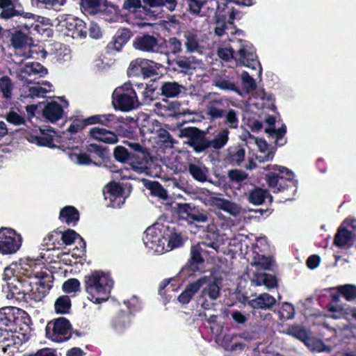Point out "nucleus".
I'll return each instance as SVG.
<instances>
[{
    "instance_id": "nucleus-22",
    "label": "nucleus",
    "mask_w": 356,
    "mask_h": 356,
    "mask_svg": "<svg viewBox=\"0 0 356 356\" xmlns=\"http://www.w3.org/2000/svg\"><path fill=\"white\" fill-rule=\"evenodd\" d=\"M141 131L143 134H155L164 140L168 136V131L162 128L161 124L156 120L150 117L143 120L141 124Z\"/></svg>"
},
{
    "instance_id": "nucleus-64",
    "label": "nucleus",
    "mask_w": 356,
    "mask_h": 356,
    "mask_svg": "<svg viewBox=\"0 0 356 356\" xmlns=\"http://www.w3.org/2000/svg\"><path fill=\"white\" fill-rule=\"evenodd\" d=\"M143 58H136L132 60L128 68V74L133 76H138L141 74L142 63Z\"/></svg>"
},
{
    "instance_id": "nucleus-35",
    "label": "nucleus",
    "mask_w": 356,
    "mask_h": 356,
    "mask_svg": "<svg viewBox=\"0 0 356 356\" xmlns=\"http://www.w3.org/2000/svg\"><path fill=\"white\" fill-rule=\"evenodd\" d=\"M214 31L216 35L220 37L225 35H228L229 34L234 35L241 32V31L236 30L234 26H232L228 23H226L225 16L220 15L217 16Z\"/></svg>"
},
{
    "instance_id": "nucleus-42",
    "label": "nucleus",
    "mask_w": 356,
    "mask_h": 356,
    "mask_svg": "<svg viewBox=\"0 0 356 356\" xmlns=\"http://www.w3.org/2000/svg\"><path fill=\"white\" fill-rule=\"evenodd\" d=\"M87 35V29L86 23L78 17H74V23L68 32L67 37L73 39L85 38Z\"/></svg>"
},
{
    "instance_id": "nucleus-25",
    "label": "nucleus",
    "mask_w": 356,
    "mask_h": 356,
    "mask_svg": "<svg viewBox=\"0 0 356 356\" xmlns=\"http://www.w3.org/2000/svg\"><path fill=\"white\" fill-rule=\"evenodd\" d=\"M81 7L86 15H95L104 13L108 6L103 3L102 0H82Z\"/></svg>"
},
{
    "instance_id": "nucleus-61",
    "label": "nucleus",
    "mask_w": 356,
    "mask_h": 356,
    "mask_svg": "<svg viewBox=\"0 0 356 356\" xmlns=\"http://www.w3.org/2000/svg\"><path fill=\"white\" fill-rule=\"evenodd\" d=\"M80 282L75 278L66 280L63 284V290L67 293H76L80 291Z\"/></svg>"
},
{
    "instance_id": "nucleus-54",
    "label": "nucleus",
    "mask_w": 356,
    "mask_h": 356,
    "mask_svg": "<svg viewBox=\"0 0 356 356\" xmlns=\"http://www.w3.org/2000/svg\"><path fill=\"white\" fill-rule=\"evenodd\" d=\"M213 86L222 90L237 91V87L234 81L223 77H216L213 81Z\"/></svg>"
},
{
    "instance_id": "nucleus-1",
    "label": "nucleus",
    "mask_w": 356,
    "mask_h": 356,
    "mask_svg": "<svg viewBox=\"0 0 356 356\" xmlns=\"http://www.w3.org/2000/svg\"><path fill=\"white\" fill-rule=\"evenodd\" d=\"M41 261L25 258L5 268L3 279L12 297L24 295L26 299L42 300L52 286V276L43 270Z\"/></svg>"
},
{
    "instance_id": "nucleus-12",
    "label": "nucleus",
    "mask_w": 356,
    "mask_h": 356,
    "mask_svg": "<svg viewBox=\"0 0 356 356\" xmlns=\"http://www.w3.org/2000/svg\"><path fill=\"white\" fill-rule=\"evenodd\" d=\"M144 245L146 248L152 250L157 254L165 252L164 243L165 239L164 237V230L159 227V225H154L146 229L143 237Z\"/></svg>"
},
{
    "instance_id": "nucleus-47",
    "label": "nucleus",
    "mask_w": 356,
    "mask_h": 356,
    "mask_svg": "<svg viewBox=\"0 0 356 356\" xmlns=\"http://www.w3.org/2000/svg\"><path fill=\"white\" fill-rule=\"evenodd\" d=\"M0 17L6 19L15 18L19 13L11 0H0Z\"/></svg>"
},
{
    "instance_id": "nucleus-29",
    "label": "nucleus",
    "mask_w": 356,
    "mask_h": 356,
    "mask_svg": "<svg viewBox=\"0 0 356 356\" xmlns=\"http://www.w3.org/2000/svg\"><path fill=\"white\" fill-rule=\"evenodd\" d=\"M248 304L253 309H268L275 304V299L270 294L264 293L249 300Z\"/></svg>"
},
{
    "instance_id": "nucleus-55",
    "label": "nucleus",
    "mask_w": 356,
    "mask_h": 356,
    "mask_svg": "<svg viewBox=\"0 0 356 356\" xmlns=\"http://www.w3.org/2000/svg\"><path fill=\"white\" fill-rule=\"evenodd\" d=\"M196 207L190 204H179L177 211L180 218L188 222Z\"/></svg>"
},
{
    "instance_id": "nucleus-5",
    "label": "nucleus",
    "mask_w": 356,
    "mask_h": 356,
    "mask_svg": "<svg viewBox=\"0 0 356 356\" xmlns=\"http://www.w3.org/2000/svg\"><path fill=\"white\" fill-rule=\"evenodd\" d=\"M264 169L268 171L266 175V181L273 193L284 191L286 187H291L294 192L296 191L297 181L294 179L291 170L277 165H268Z\"/></svg>"
},
{
    "instance_id": "nucleus-58",
    "label": "nucleus",
    "mask_w": 356,
    "mask_h": 356,
    "mask_svg": "<svg viewBox=\"0 0 356 356\" xmlns=\"http://www.w3.org/2000/svg\"><path fill=\"white\" fill-rule=\"evenodd\" d=\"M254 264L259 268L270 270L273 265V260L270 257L258 254L257 257H254Z\"/></svg>"
},
{
    "instance_id": "nucleus-49",
    "label": "nucleus",
    "mask_w": 356,
    "mask_h": 356,
    "mask_svg": "<svg viewBox=\"0 0 356 356\" xmlns=\"http://www.w3.org/2000/svg\"><path fill=\"white\" fill-rule=\"evenodd\" d=\"M337 291L343 296L348 302H353L356 300V285L346 284L338 286L335 288Z\"/></svg>"
},
{
    "instance_id": "nucleus-16",
    "label": "nucleus",
    "mask_w": 356,
    "mask_h": 356,
    "mask_svg": "<svg viewBox=\"0 0 356 356\" xmlns=\"http://www.w3.org/2000/svg\"><path fill=\"white\" fill-rule=\"evenodd\" d=\"M64 138H66V135H65ZM67 139L66 140L62 141L61 145L63 148L69 150L67 154L71 161L79 165L90 164L91 160L89 156L85 153L80 152L79 149V141L72 138H68V136Z\"/></svg>"
},
{
    "instance_id": "nucleus-51",
    "label": "nucleus",
    "mask_w": 356,
    "mask_h": 356,
    "mask_svg": "<svg viewBox=\"0 0 356 356\" xmlns=\"http://www.w3.org/2000/svg\"><path fill=\"white\" fill-rule=\"evenodd\" d=\"M71 307V300L68 296L58 297L54 303L55 312L57 314H67Z\"/></svg>"
},
{
    "instance_id": "nucleus-17",
    "label": "nucleus",
    "mask_w": 356,
    "mask_h": 356,
    "mask_svg": "<svg viewBox=\"0 0 356 356\" xmlns=\"http://www.w3.org/2000/svg\"><path fill=\"white\" fill-rule=\"evenodd\" d=\"M103 192L105 200L109 201V206L112 207H120L125 202L122 188L118 183H109Z\"/></svg>"
},
{
    "instance_id": "nucleus-26",
    "label": "nucleus",
    "mask_w": 356,
    "mask_h": 356,
    "mask_svg": "<svg viewBox=\"0 0 356 356\" xmlns=\"http://www.w3.org/2000/svg\"><path fill=\"white\" fill-rule=\"evenodd\" d=\"M161 95L167 98H177L186 91L185 87L176 81L163 82L161 87Z\"/></svg>"
},
{
    "instance_id": "nucleus-46",
    "label": "nucleus",
    "mask_w": 356,
    "mask_h": 356,
    "mask_svg": "<svg viewBox=\"0 0 356 356\" xmlns=\"http://www.w3.org/2000/svg\"><path fill=\"white\" fill-rule=\"evenodd\" d=\"M207 233L206 234V239L211 241H205L206 248L209 247L212 248L215 252H217L219 248L218 238L219 234L218 229L214 224L208 225L207 227Z\"/></svg>"
},
{
    "instance_id": "nucleus-59",
    "label": "nucleus",
    "mask_w": 356,
    "mask_h": 356,
    "mask_svg": "<svg viewBox=\"0 0 356 356\" xmlns=\"http://www.w3.org/2000/svg\"><path fill=\"white\" fill-rule=\"evenodd\" d=\"M0 90L5 98L9 99L12 96L13 84L8 76H2L0 79Z\"/></svg>"
},
{
    "instance_id": "nucleus-41",
    "label": "nucleus",
    "mask_w": 356,
    "mask_h": 356,
    "mask_svg": "<svg viewBox=\"0 0 356 356\" xmlns=\"http://www.w3.org/2000/svg\"><path fill=\"white\" fill-rule=\"evenodd\" d=\"M87 35V29L86 23L78 17H74V23L68 32L67 37L73 39L85 38Z\"/></svg>"
},
{
    "instance_id": "nucleus-20",
    "label": "nucleus",
    "mask_w": 356,
    "mask_h": 356,
    "mask_svg": "<svg viewBox=\"0 0 356 356\" xmlns=\"http://www.w3.org/2000/svg\"><path fill=\"white\" fill-rule=\"evenodd\" d=\"M229 134V131L227 129H221L214 136L213 139L204 140L202 144L200 150H204L207 148H213L214 149H222L228 142Z\"/></svg>"
},
{
    "instance_id": "nucleus-2",
    "label": "nucleus",
    "mask_w": 356,
    "mask_h": 356,
    "mask_svg": "<svg viewBox=\"0 0 356 356\" xmlns=\"http://www.w3.org/2000/svg\"><path fill=\"white\" fill-rule=\"evenodd\" d=\"M197 303L204 309L209 310L213 306V301L220 295V282L213 276H202L189 283L178 296L181 304H188L193 296L200 290Z\"/></svg>"
},
{
    "instance_id": "nucleus-48",
    "label": "nucleus",
    "mask_w": 356,
    "mask_h": 356,
    "mask_svg": "<svg viewBox=\"0 0 356 356\" xmlns=\"http://www.w3.org/2000/svg\"><path fill=\"white\" fill-rule=\"evenodd\" d=\"M352 238V232L347 229L340 227L335 235L334 243L339 248L348 245Z\"/></svg>"
},
{
    "instance_id": "nucleus-63",
    "label": "nucleus",
    "mask_w": 356,
    "mask_h": 356,
    "mask_svg": "<svg viewBox=\"0 0 356 356\" xmlns=\"http://www.w3.org/2000/svg\"><path fill=\"white\" fill-rule=\"evenodd\" d=\"M241 81L244 88L247 92H250L256 88L257 85L254 79L249 75L246 72H243L241 74Z\"/></svg>"
},
{
    "instance_id": "nucleus-30",
    "label": "nucleus",
    "mask_w": 356,
    "mask_h": 356,
    "mask_svg": "<svg viewBox=\"0 0 356 356\" xmlns=\"http://www.w3.org/2000/svg\"><path fill=\"white\" fill-rule=\"evenodd\" d=\"M188 172L194 179L200 182L208 180L209 170L201 163H191L188 164Z\"/></svg>"
},
{
    "instance_id": "nucleus-33",
    "label": "nucleus",
    "mask_w": 356,
    "mask_h": 356,
    "mask_svg": "<svg viewBox=\"0 0 356 356\" xmlns=\"http://www.w3.org/2000/svg\"><path fill=\"white\" fill-rule=\"evenodd\" d=\"M245 155V149L241 146H231L227 149L226 160L232 165H239L243 161Z\"/></svg>"
},
{
    "instance_id": "nucleus-36",
    "label": "nucleus",
    "mask_w": 356,
    "mask_h": 356,
    "mask_svg": "<svg viewBox=\"0 0 356 356\" xmlns=\"http://www.w3.org/2000/svg\"><path fill=\"white\" fill-rule=\"evenodd\" d=\"M147 165L148 159L145 153H141L133 158L129 163V169L137 174H146L148 170Z\"/></svg>"
},
{
    "instance_id": "nucleus-56",
    "label": "nucleus",
    "mask_w": 356,
    "mask_h": 356,
    "mask_svg": "<svg viewBox=\"0 0 356 356\" xmlns=\"http://www.w3.org/2000/svg\"><path fill=\"white\" fill-rule=\"evenodd\" d=\"M286 333L306 343V340L309 338L305 329L300 326L293 325L287 328Z\"/></svg>"
},
{
    "instance_id": "nucleus-57",
    "label": "nucleus",
    "mask_w": 356,
    "mask_h": 356,
    "mask_svg": "<svg viewBox=\"0 0 356 356\" xmlns=\"http://www.w3.org/2000/svg\"><path fill=\"white\" fill-rule=\"evenodd\" d=\"M294 307L288 302L282 305L280 310L278 312L279 318L281 321L292 319L294 317Z\"/></svg>"
},
{
    "instance_id": "nucleus-34",
    "label": "nucleus",
    "mask_w": 356,
    "mask_h": 356,
    "mask_svg": "<svg viewBox=\"0 0 356 356\" xmlns=\"http://www.w3.org/2000/svg\"><path fill=\"white\" fill-rule=\"evenodd\" d=\"M164 237L165 239V243H164L165 252L179 248L183 244L182 237L178 233L164 229Z\"/></svg>"
},
{
    "instance_id": "nucleus-50",
    "label": "nucleus",
    "mask_w": 356,
    "mask_h": 356,
    "mask_svg": "<svg viewBox=\"0 0 356 356\" xmlns=\"http://www.w3.org/2000/svg\"><path fill=\"white\" fill-rule=\"evenodd\" d=\"M161 65L152 60L143 59L142 63L141 74L144 78H149L157 74L158 70Z\"/></svg>"
},
{
    "instance_id": "nucleus-31",
    "label": "nucleus",
    "mask_w": 356,
    "mask_h": 356,
    "mask_svg": "<svg viewBox=\"0 0 356 356\" xmlns=\"http://www.w3.org/2000/svg\"><path fill=\"white\" fill-rule=\"evenodd\" d=\"M59 219L68 225L74 226L79 220V212L72 206H66L60 210Z\"/></svg>"
},
{
    "instance_id": "nucleus-10",
    "label": "nucleus",
    "mask_w": 356,
    "mask_h": 356,
    "mask_svg": "<svg viewBox=\"0 0 356 356\" xmlns=\"http://www.w3.org/2000/svg\"><path fill=\"white\" fill-rule=\"evenodd\" d=\"M22 238L14 229L0 228V254L8 255L16 253L22 246Z\"/></svg>"
},
{
    "instance_id": "nucleus-23",
    "label": "nucleus",
    "mask_w": 356,
    "mask_h": 356,
    "mask_svg": "<svg viewBox=\"0 0 356 356\" xmlns=\"http://www.w3.org/2000/svg\"><path fill=\"white\" fill-rule=\"evenodd\" d=\"M42 115L46 120L55 122L63 117V108L56 102H49L42 110Z\"/></svg>"
},
{
    "instance_id": "nucleus-14",
    "label": "nucleus",
    "mask_w": 356,
    "mask_h": 356,
    "mask_svg": "<svg viewBox=\"0 0 356 356\" xmlns=\"http://www.w3.org/2000/svg\"><path fill=\"white\" fill-rule=\"evenodd\" d=\"M205 195L204 204L215 207L234 217L241 213V208L238 204L224 198H220L209 191H206Z\"/></svg>"
},
{
    "instance_id": "nucleus-6",
    "label": "nucleus",
    "mask_w": 356,
    "mask_h": 356,
    "mask_svg": "<svg viewBox=\"0 0 356 356\" xmlns=\"http://www.w3.org/2000/svg\"><path fill=\"white\" fill-rule=\"evenodd\" d=\"M236 49L234 60L236 65L258 70L259 74H261V67L252 44L248 41L240 40L236 44Z\"/></svg>"
},
{
    "instance_id": "nucleus-13",
    "label": "nucleus",
    "mask_w": 356,
    "mask_h": 356,
    "mask_svg": "<svg viewBox=\"0 0 356 356\" xmlns=\"http://www.w3.org/2000/svg\"><path fill=\"white\" fill-rule=\"evenodd\" d=\"M29 33L22 31H15L11 38V44L15 49V58L14 61L20 63L23 59L17 60V57L22 56L23 58H29L33 57V51L29 47L31 38Z\"/></svg>"
},
{
    "instance_id": "nucleus-7",
    "label": "nucleus",
    "mask_w": 356,
    "mask_h": 356,
    "mask_svg": "<svg viewBox=\"0 0 356 356\" xmlns=\"http://www.w3.org/2000/svg\"><path fill=\"white\" fill-rule=\"evenodd\" d=\"M113 104L115 108L123 111L135 109L138 105L136 91L130 83L117 88L113 92Z\"/></svg>"
},
{
    "instance_id": "nucleus-52",
    "label": "nucleus",
    "mask_w": 356,
    "mask_h": 356,
    "mask_svg": "<svg viewBox=\"0 0 356 356\" xmlns=\"http://www.w3.org/2000/svg\"><path fill=\"white\" fill-rule=\"evenodd\" d=\"M305 345L313 352H327L330 350L321 340L315 337H309L307 339Z\"/></svg>"
},
{
    "instance_id": "nucleus-40",
    "label": "nucleus",
    "mask_w": 356,
    "mask_h": 356,
    "mask_svg": "<svg viewBox=\"0 0 356 356\" xmlns=\"http://www.w3.org/2000/svg\"><path fill=\"white\" fill-rule=\"evenodd\" d=\"M266 200H268L271 202L272 197L266 190L260 188L251 191L248 195L249 202L255 205L261 204Z\"/></svg>"
},
{
    "instance_id": "nucleus-19",
    "label": "nucleus",
    "mask_w": 356,
    "mask_h": 356,
    "mask_svg": "<svg viewBox=\"0 0 356 356\" xmlns=\"http://www.w3.org/2000/svg\"><path fill=\"white\" fill-rule=\"evenodd\" d=\"M200 33L195 30H187L184 32V45L187 52L201 53L204 49V42L200 38Z\"/></svg>"
},
{
    "instance_id": "nucleus-11",
    "label": "nucleus",
    "mask_w": 356,
    "mask_h": 356,
    "mask_svg": "<svg viewBox=\"0 0 356 356\" xmlns=\"http://www.w3.org/2000/svg\"><path fill=\"white\" fill-rule=\"evenodd\" d=\"M225 99L213 92H209L202 98V103L204 105L205 114L211 120H218L222 118L226 110L225 108Z\"/></svg>"
},
{
    "instance_id": "nucleus-15",
    "label": "nucleus",
    "mask_w": 356,
    "mask_h": 356,
    "mask_svg": "<svg viewBox=\"0 0 356 356\" xmlns=\"http://www.w3.org/2000/svg\"><path fill=\"white\" fill-rule=\"evenodd\" d=\"M48 238L49 241L52 242V244L55 243V241L61 238L63 243L69 245L72 244L73 243H76L77 245L76 246V249L78 253H74V254L80 257L85 252L86 250V243L83 239L77 234L72 229H67L64 232H54L48 236Z\"/></svg>"
},
{
    "instance_id": "nucleus-38",
    "label": "nucleus",
    "mask_w": 356,
    "mask_h": 356,
    "mask_svg": "<svg viewBox=\"0 0 356 356\" xmlns=\"http://www.w3.org/2000/svg\"><path fill=\"white\" fill-rule=\"evenodd\" d=\"M131 38V32L127 29H119L113 37L111 48L119 51Z\"/></svg>"
},
{
    "instance_id": "nucleus-4",
    "label": "nucleus",
    "mask_w": 356,
    "mask_h": 356,
    "mask_svg": "<svg viewBox=\"0 0 356 356\" xmlns=\"http://www.w3.org/2000/svg\"><path fill=\"white\" fill-rule=\"evenodd\" d=\"M84 290L87 298L95 304L106 301L113 286L110 275L102 270H93L83 278Z\"/></svg>"
},
{
    "instance_id": "nucleus-9",
    "label": "nucleus",
    "mask_w": 356,
    "mask_h": 356,
    "mask_svg": "<svg viewBox=\"0 0 356 356\" xmlns=\"http://www.w3.org/2000/svg\"><path fill=\"white\" fill-rule=\"evenodd\" d=\"M71 325L65 318L50 321L46 326V335L53 341L60 343L67 341L70 335Z\"/></svg>"
},
{
    "instance_id": "nucleus-27",
    "label": "nucleus",
    "mask_w": 356,
    "mask_h": 356,
    "mask_svg": "<svg viewBox=\"0 0 356 356\" xmlns=\"http://www.w3.org/2000/svg\"><path fill=\"white\" fill-rule=\"evenodd\" d=\"M19 309L13 307H6L0 309V330L15 323L16 315L19 314Z\"/></svg>"
},
{
    "instance_id": "nucleus-43",
    "label": "nucleus",
    "mask_w": 356,
    "mask_h": 356,
    "mask_svg": "<svg viewBox=\"0 0 356 356\" xmlns=\"http://www.w3.org/2000/svg\"><path fill=\"white\" fill-rule=\"evenodd\" d=\"M255 145L259 149V152L256 154V159H257L260 163L268 161L273 159L274 152L268 147L266 141L260 139L258 141V143Z\"/></svg>"
},
{
    "instance_id": "nucleus-18",
    "label": "nucleus",
    "mask_w": 356,
    "mask_h": 356,
    "mask_svg": "<svg viewBox=\"0 0 356 356\" xmlns=\"http://www.w3.org/2000/svg\"><path fill=\"white\" fill-rule=\"evenodd\" d=\"M22 346V340L16 335L10 334L6 330L0 332V349L8 356L17 353Z\"/></svg>"
},
{
    "instance_id": "nucleus-21",
    "label": "nucleus",
    "mask_w": 356,
    "mask_h": 356,
    "mask_svg": "<svg viewBox=\"0 0 356 356\" xmlns=\"http://www.w3.org/2000/svg\"><path fill=\"white\" fill-rule=\"evenodd\" d=\"M134 47L136 49L147 52H156L159 49L156 38L149 35L137 37L134 42Z\"/></svg>"
},
{
    "instance_id": "nucleus-28",
    "label": "nucleus",
    "mask_w": 356,
    "mask_h": 356,
    "mask_svg": "<svg viewBox=\"0 0 356 356\" xmlns=\"http://www.w3.org/2000/svg\"><path fill=\"white\" fill-rule=\"evenodd\" d=\"M74 16L72 15H59L54 20L56 30L63 35L67 36L72 24L74 23Z\"/></svg>"
},
{
    "instance_id": "nucleus-24",
    "label": "nucleus",
    "mask_w": 356,
    "mask_h": 356,
    "mask_svg": "<svg viewBox=\"0 0 356 356\" xmlns=\"http://www.w3.org/2000/svg\"><path fill=\"white\" fill-rule=\"evenodd\" d=\"M90 135L92 138L108 144H115L118 140L115 133L99 127L90 129Z\"/></svg>"
},
{
    "instance_id": "nucleus-37",
    "label": "nucleus",
    "mask_w": 356,
    "mask_h": 356,
    "mask_svg": "<svg viewBox=\"0 0 356 356\" xmlns=\"http://www.w3.org/2000/svg\"><path fill=\"white\" fill-rule=\"evenodd\" d=\"M239 111L233 108L226 109L224 112L223 123L226 126L225 129H237L239 127Z\"/></svg>"
},
{
    "instance_id": "nucleus-53",
    "label": "nucleus",
    "mask_w": 356,
    "mask_h": 356,
    "mask_svg": "<svg viewBox=\"0 0 356 356\" xmlns=\"http://www.w3.org/2000/svg\"><path fill=\"white\" fill-rule=\"evenodd\" d=\"M206 243H197L191 247V261L193 263L201 264L203 262L202 253L206 252Z\"/></svg>"
},
{
    "instance_id": "nucleus-8",
    "label": "nucleus",
    "mask_w": 356,
    "mask_h": 356,
    "mask_svg": "<svg viewBox=\"0 0 356 356\" xmlns=\"http://www.w3.org/2000/svg\"><path fill=\"white\" fill-rule=\"evenodd\" d=\"M42 20V17L30 13H18L14 18L17 29L32 35H35L37 33L42 34V31H45L41 26ZM46 31H49L46 30Z\"/></svg>"
},
{
    "instance_id": "nucleus-62",
    "label": "nucleus",
    "mask_w": 356,
    "mask_h": 356,
    "mask_svg": "<svg viewBox=\"0 0 356 356\" xmlns=\"http://www.w3.org/2000/svg\"><path fill=\"white\" fill-rule=\"evenodd\" d=\"M207 213L203 211H200L198 209H195L193 211L191 219L188 221V224H197L204 223L208 221Z\"/></svg>"
},
{
    "instance_id": "nucleus-39",
    "label": "nucleus",
    "mask_w": 356,
    "mask_h": 356,
    "mask_svg": "<svg viewBox=\"0 0 356 356\" xmlns=\"http://www.w3.org/2000/svg\"><path fill=\"white\" fill-rule=\"evenodd\" d=\"M131 325V317L126 314H120L115 316L112 322V327L118 334L124 332Z\"/></svg>"
},
{
    "instance_id": "nucleus-45",
    "label": "nucleus",
    "mask_w": 356,
    "mask_h": 356,
    "mask_svg": "<svg viewBox=\"0 0 356 356\" xmlns=\"http://www.w3.org/2000/svg\"><path fill=\"white\" fill-rule=\"evenodd\" d=\"M67 0H31L33 6L40 9L59 10Z\"/></svg>"
},
{
    "instance_id": "nucleus-60",
    "label": "nucleus",
    "mask_w": 356,
    "mask_h": 356,
    "mask_svg": "<svg viewBox=\"0 0 356 356\" xmlns=\"http://www.w3.org/2000/svg\"><path fill=\"white\" fill-rule=\"evenodd\" d=\"M151 194L162 200L168 199V193L162 186L157 181H152L149 184Z\"/></svg>"
},
{
    "instance_id": "nucleus-3",
    "label": "nucleus",
    "mask_w": 356,
    "mask_h": 356,
    "mask_svg": "<svg viewBox=\"0 0 356 356\" xmlns=\"http://www.w3.org/2000/svg\"><path fill=\"white\" fill-rule=\"evenodd\" d=\"M14 74L24 84H33L23 86L22 90L25 97H44L47 93L52 91L53 86L49 82H36L38 79L47 74V70L39 63H29L17 68Z\"/></svg>"
},
{
    "instance_id": "nucleus-32",
    "label": "nucleus",
    "mask_w": 356,
    "mask_h": 356,
    "mask_svg": "<svg viewBox=\"0 0 356 356\" xmlns=\"http://www.w3.org/2000/svg\"><path fill=\"white\" fill-rule=\"evenodd\" d=\"M251 282L255 286H264L270 289L277 286V280L274 275L265 273H255L251 278Z\"/></svg>"
},
{
    "instance_id": "nucleus-44",
    "label": "nucleus",
    "mask_w": 356,
    "mask_h": 356,
    "mask_svg": "<svg viewBox=\"0 0 356 356\" xmlns=\"http://www.w3.org/2000/svg\"><path fill=\"white\" fill-rule=\"evenodd\" d=\"M143 1L150 8L156 9V10L152 11L153 13L163 7L166 8L170 11H173L175 10L177 5V0H143Z\"/></svg>"
}]
</instances>
